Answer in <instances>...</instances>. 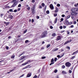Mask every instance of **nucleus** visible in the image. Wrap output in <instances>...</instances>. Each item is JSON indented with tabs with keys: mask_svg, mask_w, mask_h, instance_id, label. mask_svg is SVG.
<instances>
[{
	"mask_svg": "<svg viewBox=\"0 0 78 78\" xmlns=\"http://www.w3.org/2000/svg\"><path fill=\"white\" fill-rule=\"evenodd\" d=\"M48 33V32H47V31L46 30L45 31L42 33L41 35L40 36L39 38H43L44 37H46V36H47V34Z\"/></svg>",
	"mask_w": 78,
	"mask_h": 78,
	"instance_id": "f257e3e1",
	"label": "nucleus"
},
{
	"mask_svg": "<svg viewBox=\"0 0 78 78\" xmlns=\"http://www.w3.org/2000/svg\"><path fill=\"white\" fill-rule=\"evenodd\" d=\"M78 9L77 8H73L71 9V11L72 12H76L77 11Z\"/></svg>",
	"mask_w": 78,
	"mask_h": 78,
	"instance_id": "f03ea898",
	"label": "nucleus"
},
{
	"mask_svg": "<svg viewBox=\"0 0 78 78\" xmlns=\"http://www.w3.org/2000/svg\"><path fill=\"white\" fill-rule=\"evenodd\" d=\"M65 65L66 67H70L71 66V64L69 62H67L65 63Z\"/></svg>",
	"mask_w": 78,
	"mask_h": 78,
	"instance_id": "7ed1b4c3",
	"label": "nucleus"
},
{
	"mask_svg": "<svg viewBox=\"0 0 78 78\" xmlns=\"http://www.w3.org/2000/svg\"><path fill=\"white\" fill-rule=\"evenodd\" d=\"M71 15L73 16H76L77 15V13L75 12H72L71 13Z\"/></svg>",
	"mask_w": 78,
	"mask_h": 78,
	"instance_id": "20e7f679",
	"label": "nucleus"
},
{
	"mask_svg": "<svg viewBox=\"0 0 78 78\" xmlns=\"http://www.w3.org/2000/svg\"><path fill=\"white\" fill-rule=\"evenodd\" d=\"M17 1H16L13 4V5L12 6V7H13V8H14L15 6H16V5H17Z\"/></svg>",
	"mask_w": 78,
	"mask_h": 78,
	"instance_id": "39448f33",
	"label": "nucleus"
},
{
	"mask_svg": "<svg viewBox=\"0 0 78 78\" xmlns=\"http://www.w3.org/2000/svg\"><path fill=\"white\" fill-rule=\"evenodd\" d=\"M65 22L66 25H69V24H70V23H69V20H65Z\"/></svg>",
	"mask_w": 78,
	"mask_h": 78,
	"instance_id": "423d86ee",
	"label": "nucleus"
},
{
	"mask_svg": "<svg viewBox=\"0 0 78 78\" xmlns=\"http://www.w3.org/2000/svg\"><path fill=\"white\" fill-rule=\"evenodd\" d=\"M72 41V40L71 39L69 41H66V42L65 43L64 45H66V44H68V43H69L70 42Z\"/></svg>",
	"mask_w": 78,
	"mask_h": 78,
	"instance_id": "0eeeda50",
	"label": "nucleus"
},
{
	"mask_svg": "<svg viewBox=\"0 0 78 78\" xmlns=\"http://www.w3.org/2000/svg\"><path fill=\"white\" fill-rule=\"evenodd\" d=\"M31 76V73H29L27 74V75L26 77L27 78L28 77H30V76Z\"/></svg>",
	"mask_w": 78,
	"mask_h": 78,
	"instance_id": "6e6552de",
	"label": "nucleus"
},
{
	"mask_svg": "<svg viewBox=\"0 0 78 78\" xmlns=\"http://www.w3.org/2000/svg\"><path fill=\"white\" fill-rule=\"evenodd\" d=\"M49 6L51 9H53L54 8V7H53V5L52 4L50 5Z\"/></svg>",
	"mask_w": 78,
	"mask_h": 78,
	"instance_id": "1a4fd4ad",
	"label": "nucleus"
},
{
	"mask_svg": "<svg viewBox=\"0 0 78 78\" xmlns=\"http://www.w3.org/2000/svg\"><path fill=\"white\" fill-rule=\"evenodd\" d=\"M61 39V36H58L57 37V41H59V40H60Z\"/></svg>",
	"mask_w": 78,
	"mask_h": 78,
	"instance_id": "9d476101",
	"label": "nucleus"
},
{
	"mask_svg": "<svg viewBox=\"0 0 78 78\" xmlns=\"http://www.w3.org/2000/svg\"><path fill=\"white\" fill-rule=\"evenodd\" d=\"M62 74H67V72L65 71H62Z\"/></svg>",
	"mask_w": 78,
	"mask_h": 78,
	"instance_id": "9b49d317",
	"label": "nucleus"
},
{
	"mask_svg": "<svg viewBox=\"0 0 78 78\" xmlns=\"http://www.w3.org/2000/svg\"><path fill=\"white\" fill-rule=\"evenodd\" d=\"M57 21H58V18H56L55 19V20L54 22V23H57Z\"/></svg>",
	"mask_w": 78,
	"mask_h": 78,
	"instance_id": "f8f14e48",
	"label": "nucleus"
},
{
	"mask_svg": "<svg viewBox=\"0 0 78 78\" xmlns=\"http://www.w3.org/2000/svg\"><path fill=\"white\" fill-rule=\"evenodd\" d=\"M70 17V15H68L67 16L66 18V19H69Z\"/></svg>",
	"mask_w": 78,
	"mask_h": 78,
	"instance_id": "ddd939ff",
	"label": "nucleus"
},
{
	"mask_svg": "<svg viewBox=\"0 0 78 78\" xmlns=\"http://www.w3.org/2000/svg\"><path fill=\"white\" fill-rule=\"evenodd\" d=\"M31 10H32V11H35V9L34 8V6L32 8Z\"/></svg>",
	"mask_w": 78,
	"mask_h": 78,
	"instance_id": "4468645a",
	"label": "nucleus"
},
{
	"mask_svg": "<svg viewBox=\"0 0 78 78\" xmlns=\"http://www.w3.org/2000/svg\"><path fill=\"white\" fill-rule=\"evenodd\" d=\"M24 59V56H22L20 58V60H22V59Z\"/></svg>",
	"mask_w": 78,
	"mask_h": 78,
	"instance_id": "2eb2a0df",
	"label": "nucleus"
},
{
	"mask_svg": "<svg viewBox=\"0 0 78 78\" xmlns=\"http://www.w3.org/2000/svg\"><path fill=\"white\" fill-rule=\"evenodd\" d=\"M28 64V62H26L24 63H23L22 65V66H25V65H26V64Z\"/></svg>",
	"mask_w": 78,
	"mask_h": 78,
	"instance_id": "dca6fc26",
	"label": "nucleus"
},
{
	"mask_svg": "<svg viewBox=\"0 0 78 78\" xmlns=\"http://www.w3.org/2000/svg\"><path fill=\"white\" fill-rule=\"evenodd\" d=\"M9 18L10 19H12V18H13V16L11 15H9Z\"/></svg>",
	"mask_w": 78,
	"mask_h": 78,
	"instance_id": "f3484780",
	"label": "nucleus"
},
{
	"mask_svg": "<svg viewBox=\"0 0 78 78\" xmlns=\"http://www.w3.org/2000/svg\"><path fill=\"white\" fill-rule=\"evenodd\" d=\"M52 36H56V34L54 33L52 34Z\"/></svg>",
	"mask_w": 78,
	"mask_h": 78,
	"instance_id": "a211bd4d",
	"label": "nucleus"
},
{
	"mask_svg": "<svg viewBox=\"0 0 78 78\" xmlns=\"http://www.w3.org/2000/svg\"><path fill=\"white\" fill-rule=\"evenodd\" d=\"M46 12L47 14H48L50 13V12H49V11L47 10V11H46Z\"/></svg>",
	"mask_w": 78,
	"mask_h": 78,
	"instance_id": "6ab92c4d",
	"label": "nucleus"
},
{
	"mask_svg": "<svg viewBox=\"0 0 78 78\" xmlns=\"http://www.w3.org/2000/svg\"><path fill=\"white\" fill-rule=\"evenodd\" d=\"M32 62V61L29 60L27 61V62H28V63H29V62Z\"/></svg>",
	"mask_w": 78,
	"mask_h": 78,
	"instance_id": "aec40b11",
	"label": "nucleus"
},
{
	"mask_svg": "<svg viewBox=\"0 0 78 78\" xmlns=\"http://www.w3.org/2000/svg\"><path fill=\"white\" fill-rule=\"evenodd\" d=\"M54 62V59H53V58H52L51 61V62Z\"/></svg>",
	"mask_w": 78,
	"mask_h": 78,
	"instance_id": "412c9836",
	"label": "nucleus"
},
{
	"mask_svg": "<svg viewBox=\"0 0 78 78\" xmlns=\"http://www.w3.org/2000/svg\"><path fill=\"white\" fill-rule=\"evenodd\" d=\"M54 62H51L49 66H51L52 64H54Z\"/></svg>",
	"mask_w": 78,
	"mask_h": 78,
	"instance_id": "4be33fe9",
	"label": "nucleus"
},
{
	"mask_svg": "<svg viewBox=\"0 0 78 78\" xmlns=\"http://www.w3.org/2000/svg\"><path fill=\"white\" fill-rule=\"evenodd\" d=\"M32 12L33 14H34V13L36 12V11L35 10L34 11H32Z\"/></svg>",
	"mask_w": 78,
	"mask_h": 78,
	"instance_id": "5701e85b",
	"label": "nucleus"
},
{
	"mask_svg": "<svg viewBox=\"0 0 78 78\" xmlns=\"http://www.w3.org/2000/svg\"><path fill=\"white\" fill-rule=\"evenodd\" d=\"M39 9H42V6L41 5H39Z\"/></svg>",
	"mask_w": 78,
	"mask_h": 78,
	"instance_id": "b1692460",
	"label": "nucleus"
},
{
	"mask_svg": "<svg viewBox=\"0 0 78 78\" xmlns=\"http://www.w3.org/2000/svg\"><path fill=\"white\" fill-rule=\"evenodd\" d=\"M64 53H62L61 54V55L60 56V58H61V57H62L63 56H64Z\"/></svg>",
	"mask_w": 78,
	"mask_h": 78,
	"instance_id": "393cba45",
	"label": "nucleus"
},
{
	"mask_svg": "<svg viewBox=\"0 0 78 78\" xmlns=\"http://www.w3.org/2000/svg\"><path fill=\"white\" fill-rule=\"evenodd\" d=\"M15 70V68L13 69H12L10 71V72H12V71H14Z\"/></svg>",
	"mask_w": 78,
	"mask_h": 78,
	"instance_id": "a878e982",
	"label": "nucleus"
},
{
	"mask_svg": "<svg viewBox=\"0 0 78 78\" xmlns=\"http://www.w3.org/2000/svg\"><path fill=\"white\" fill-rule=\"evenodd\" d=\"M24 53H25V52H23L22 53L20 54V55L21 56V55H23V54H24Z\"/></svg>",
	"mask_w": 78,
	"mask_h": 78,
	"instance_id": "bb28decb",
	"label": "nucleus"
},
{
	"mask_svg": "<svg viewBox=\"0 0 78 78\" xmlns=\"http://www.w3.org/2000/svg\"><path fill=\"white\" fill-rule=\"evenodd\" d=\"M65 67V66L63 65L62 66V69H64Z\"/></svg>",
	"mask_w": 78,
	"mask_h": 78,
	"instance_id": "cd10ccee",
	"label": "nucleus"
},
{
	"mask_svg": "<svg viewBox=\"0 0 78 78\" xmlns=\"http://www.w3.org/2000/svg\"><path fill=\"white\" fill-rule=\"evenodd\" d=\"M57 13H55L54 14V17H56V16H57Z\"/></svg>",
	"mask_w": 78,
	"mask_h": 78,
	"instance_id": "c85d7f7f",
	"label": "nucleus"
},
{
	"mask_svg": "<svg viewBox=\"0 0 78 78\" xmlns=\"http://www.w3.org/2000/svg\"><path fill=\"white\" fill-rule=\"evenodd\" d=\"M42 6H45V4L44 3H42Z\"/></svg>",
	"mask_w": 78,
	"mask_h": 78,
	"instance_id": "c756f323",
	"label": "nucleus"
},
{
	"mask_svg": "<svg viewBox=\"0 0 78 78\" xmlns=\"http://www.w3.org/2000/svg\"><path fill=\"white\" fill-rule=\"evenodd\" d=\"M49 47H50V44H48L47 46V48H48Z\"/></svg>",
	"mask_w": 78,
	"mask_h": 78,
	"instance_id": "7c9ffc66",
	"label": "nucleus"
},
{
	"mask_svg": "<svg viewBox=\"0 0 78 78\" xmlns=\"http://www.w3.org/2000/svg\"><path fill=\"white\" fill-rule=\"evenodd\" d=\"M57 6H58V7H59V6H60V5L59 4H58L57 5Z\"/></svg>",
	"mask_w": 78,
	"mask_h": 78,
	"instance_id": "2f4dec72",
	"label": "nucleus"
},
{
	"mask_svg": "<svg viewBox=\"0 0 78 78\" xmlns=\"http://www.w3.org/2000/svg\"><path fill=\"white\" fill-rule=\"evenodd\" d=\"M71 18L73 19V20H74L75 19V18H74V17H73V16H71Z\"/></svg>",
	"mask_w": 78,
	"mask_h": 78,
	"instance_id": "473e14b6",
	"label": "nucleus"
},
{
	"mask_svg": "<svg viewBox=\"0 0 78 78\" xmlns=\"http://www.w3.org/2000/svg\"><path fill=\"white\" fill-rule=\"evenodd\" d=\"M66 48H68V49H69V50H70V48L69 46H67Z\"/></svg>",
	"mask_w": 78,
	"mask_h": 78,
	"instance_id": "72a5a7b5",
	"label": "nucleus"
},
{
	"mask_svg": "<svg viewBox=\"0 0 78 78\" xmlns=\"http://www.w3.org/2000/svg\"><path fill=\"white\" fill-rule=\"evenodd\" d=\"M29 41H28V40H26L25 41V42L26 43V44H27V42H28Z\"/></svg>",
	"mask_w": 78,
	"mask_h": 78,
	"instance_id": "f704fd0d",
	"label": "nucleus"
},
{
	"mask_svg": "<svg viewBox=\"0 0 78 78\" xmlns=\"http://www.w3.org/2000/svg\"><path fill=\"white\" fill-rule=\"evenodd\" d=\"M18 7H21V4H19L18 6Z\"/></svg>",
	"mask_w": 78,
	"mask_h": 78,
	"instance_id": "c9c22d12",
	"label": "nucleus"
},
{
	"mask_svg": "<svg viewBox=\"0 0 78 78\" xmlns=\"http://www.w3.org/2000/svg\"><path fill=\"white\" fill-rule=\"evenodd\" d=\"M46 58V57H45V56H44V57H42V59H45V58Z\"/></svg>",
	"mask_w": 78,
	"mask_h": 78,
	"instance_id": "e433bc0d",
	"label": "nucleus"
},
{
	"mask_svg": "<svg viewBox=\"0 0 78 78\" xmlns=\"http://www.w3.org/2000/svg\"><path fill=\"white\" fill-rule=\"evenodd\" d=\"M56 60H57V58H55L54 59V61L56 62Z\"/></svg>",
	"mask_w": 78,
	"mask_h": 78,
	"instance_id": "4c0bfd02",
	"label": "nucleus"
},
{
	"mask_svg": "<svg viewBox=\"0 0 78 78\" xmlns=\"http://www.w3.org/2000/svg\"><path fill=\"white\" fill-rule=\"evenodd\" d=\"M27 30H25L24 31V33H25L27 32Z\"/></svg>",
	"mask_w": 78,
	"mask_h": 78,
	"instance_id": "58836bf2",
	"label": "nucleus"
},
{
	"mask_svg": "<svg viewBox=\"0 0 78 78\" xmlns=\"http://www.w3.org/2000/svg\"><path fill=\"white\" fill-rule=\"evenodd\" d=\"M62 17H65V15L63 14L62 15Z\"/></svg>",
	"mask_w": 78,
	"mask_h": 78,
	"instance_id": "ea45409f",
	"label": "nucleus"
},
{
	"mask_svg": "<svg viewBox=\"0 0 78 78\" xmlns=\"http://www.w3.org/2000/svg\"><path fill=\"white\" fill-rule=\"evenodd\" d=\"M9 23L8 22L6 23V26H8V24H9Z\"/></svg>",
	"mask_w": 78,
	"mask_h": 78,
	"instance_id": "a19ab883",
	"label": "nucleus"
},
{
	"mask_svg": "<svg viewBox=\"0 0 78 78\" xmlns=\"http://www.w3.org/2000/svg\"><path fill=\"white\" fill-rule=\"evenodd\" d=\"M58 72V70H55L54 71L55 73H56V72Z\"/></svg>",
	"mask_w": 78,
	"mask_h": 78,
	"instance_id": "79ce46f5",
	"label": "nucleus"
},
{
	"mask_svg": "<svg viewBox=\"0 0 78 78\" xmlns=\"http://www.w3.org/2000/svg\"><path fill=\"white\" fill-rule=\"evenodd\" d=\"M36 18L37 19H39V16H36Z\"/></svg>",
	"mask_w": 78,
	"mask_h": 78,
	"instance_id": "37998d69",
	"label": "nucleus"
},
{
	"mask_svg": "<svg viewBox=\"0 0 78 78\" xmlns=\"http://www.w3.org/2000/svg\"><path fill=\"white\" fill-rule=\"evenodd\" d=\"M6 48L7 50H8L9 49V47L8 46L6 47Z\"/></svg>",
	"mask_w": 78,
	"mask_h": 78,
	"instance_id": "c03bdc74",
	"label": "nucleus"
},
{
	"mask_svg": "<svg viewBox=\"0 0 78 78\" xmlns=\"http://www.w3.org/2000/svg\"><path fill=\"white\" fill-rule=\"evenodd\" d=\"M60 20L61 21H63L64 20V19H63V18H62Z\"/></svg>",
	"mask_w": 78,
	"mask_h": 78,
	"instance_id": "a18cd8bd",
	"label": "nucleus"
},
{
	"mask_svg": "<svg viewBox=\"0 0 78 78\" xmlns=\"http://www.w3.org/2000/svg\"><path fill=\"white\" fill-rule=\"evenodd\" d=\"M56 10L58 11V10H59V9L58 8L56 7Z\"/></svg>",
	"mask_w": 78,
	"mask_h": 78,
	"instance_id": "49530a36",
	"label": "nucleus"
},
{
	"mask_svg": "<svg viewBox=\"0 0 78 78\" xmlns=\"http://www.w3.org/2000/svg\"><path fill=\"white\" fill-rule=\"evenodd\" d=\"M75 58V56H73V57H72V58H71V59H74Z\"/></svg>",
	"mask_w": 78,
	"mask_h": 78,
	"instance_id": "de8ad7c7",
	"label": "nucleus"
},
{
	"mask_svg": "<svg viewBox=\"0 0 78 78\" xmlns=\"http://www.w3.org/2000/svg\"><path fill=\"white\" fill-rule=\"evenodd\" d=\"M34 19H32V23H33V22H34Z\"/></svg>",
	"mask_w": 78,
	"mask_h": 78,
	"instance_id": "09e8293b",
	"label": "nucleus"
},
{
	"mask_svg": "<svg viewBox=\"0 0 78 78\" xmlns=\"http://www.w3.org/2000/svg\"><path fill=\"white\" fill-rule=\"evenodd\" d=\"M11 58H12V59H13L14 58V56H12Z\"/></svg>",
	"mask_w": 78,
	"mask_h": 78,
	"instance_id": "8fccbe9b",
	"label": "nucleus"
},
{
	"mask_svg": "<svg viewBox=\"0 0 78 78\" xmlns=\"http://www.w3.org/2000/svg\"><path fill=\"white\" fill-rule=\"evenodd\" d=\"M57 58H61V56H60V55H57Z\"/></svg>",
	"mask_w": 78,
	"mask_h": 78,
	"instance_id": "3c124183",
	"label": "nucleus"
},
{
	"mask_svg": "<svg viewBox=\"0 0 78 78\" xmlns=\"http://www.w3.org/2000/svg\"><path fill=\"white\" fill-rule=\"evenodd\" d=\"M69 73H72V71H71V70H69Z\"/></svg>",
	"mask_w": 78,
	"mask_h": 78,
	"instance_id": "603ef678",
	"label": "nucleus"
},
{
	"mask_svg": "<svg viewBox=\"0 0 78 78\" xmlns=\"http://www.w3.org/2000/svg\"><path fill=\"white\" fill-rule=\"evenodd\" d=\"M70 27L71 28H73V27H74V26H73V25H72L70 26Z\"/></svg>",
	"mask_w": 78,
	"mask_h": 78,
	"instance_id": "864d4df0",
	"label": "nucleus"
},
{
	"mask_svg": "<svg viewBox=\"0 0 78 78\" xmlns=\"http://www.w3.org/2000/svg\"><path fill=\"white\" fill-rule=\"evenodd\" d=\"M9 11H10V12H12V9H10L9 10Z\"/></svg>",
	"mask_w": 78,
	"mask_h": 78,
	"instance_id": "5fc2aeb1",
	"label": "nucleus"
},
{
	"mask_svg": "<svg viewBox=\"0 0 78 78\" xmlns=\"http://www.w3.org/2000/svg\"><path fill=\"white\" fill-rule=\"evenodd\" d=\"M60 29H62V26H61L60 27Z\"/></svg>",
	"mask_w": 78,
	"mask_h": 78,
	"instance_id": "6e6d98bb",
	"label": "nucleus"
},
{
	"mask_svg": "<svg viewBox=\"0 0 78 78\" xmlns=\"http://www.w3.org/2000/svg\"><path fill=\"white\" fill-rule=\"evenodd\" d=\"M17 10L15 9L14 10V12H17Z\"/></svg>",
	"mask_w": 78,
	"mask_h": 78,
	"instance_id": "4d7b16f0",
	"label": "nucleus"
},
{
	"mask_svg": "<svg viewBox=\"0 0 78 78\" xmlns=\"http://www.w3.org/2000/svg\"><path fill=\"white\" fill-rule=\"evenodd\" d=\"M32 3H34V2H35V1H34V0H32Z\"/></svg>",
	"mask_w": 78,
	"mask_h": 78,
	"instance_id": "13d9d810",
	"label": "nucleus"
},
{
	"mask_svg": "<svg viewBox=\"0 0 78 78\" xmlns=\"http://www.w3.org/2000/svg\"><path fill=\"white\" fill-rule=\"evenodd\" d=\"M76 23V22L75 21L74 22V24H75Z\"/></svg>",
	"mask_w": 78,
	"mask_h": 78,
	"instance_id": "bf43d9fd",
	"label": "nucleus"
},
{
	"mask_svg": "<svg viewBox=\"0 0 78 78\" xmlns=\"http://www.w3.org/2000/svg\"><path fill=\"white\" fill-rule=\"evenodd\" d=\"M75 54H76L75 53V52H73V54H72V55H75Z\"/></svg>",
	"mask_w": 78,
	"mask_h": 78,
	"instance_id": "052dcab7",
	"label": "nucleus"
},
{
	"mask_svg": "<svg viewBox=\"0 0 78 78\" xmlns=\"http://www.w3.org/2000/svg\"><path fill=\"white\" fill-rule=\"evenodd\" d=\"M50 28L51 29H53V27H52L51 26H50Z\"/></svg>",
	"mask_w": 78,
	"mask_h": 78,
	"instance_id": "680f3d73",
	"label": "nucleus"
},
{
	"mask_svg": "<svg viewBox=\"0 0 78 78\" xmlns=\"http://www.w3.org/2000/svg\"><path fill=\"white\" fill-rule=\"evenodd\" d=\"M56 51V49H54L52 50V51Z\"/></svg>",
	"mask_w": 78,
	"mask_h": 78,
	"instance_id": "e2e57ef3",
	"label": "nucleus"
},
{
	"mask_svg": "<svg viewBox=\"0 0 78 78\" xmlns=\"http://www.w3.org/2000/svg\"><path fill=\"white\" fill-rule=\"evenodd\" d=\"M3 14H1V17H2V16H3Z\"/></svg>",
	"mask_w": 78,
	"mask_h": 78,
	"instance_id": "0e129e2a",
	"label": "nucleus"
},
{
	"mask_svg": "<svg viewBox=\"0 0 78 78\" xmlns=\"http://www.w3.org/2000/svg\"><path fill=\"white\" fill-rule=\"evenodd\" d=\"M66 28V26H64L63 27V28Z\"/></svg>",
	"mask_w": 78,
	"mask_h": 78,
	"instance_id": "69168bd1",
	"label": "nucleus"
},
{
	"mask_svg": "<svg viewBox=\"0 0 78 78\" xmlns=\"http://www.w3.org/2000/svg\"><path fill=\"white\" fill-rule=\"evenodd\" d=\"M44 43H45V42H44V41H43L42 42V44H44Z\"/></svg>",
	"mask_w": 78,
	"mask_h": 78,
	"instance_id": "338daca9",
	"label": "nucleus"
},
{
	"mask_svg": "<svg viewBox=\"0 0 78 78\" xmlns=\"http://www.w3.org/2000/svg\"><path fill=\"white\" fill-rule=\"evenodd\" d=\"M58 12V11L56 10H55V12Z\"/></svg>",
	"mask_w": 78,
	"mask_h": 78,
	"instance_id": "774afa93",
	"label": "nucleus"
}]
</instances>
